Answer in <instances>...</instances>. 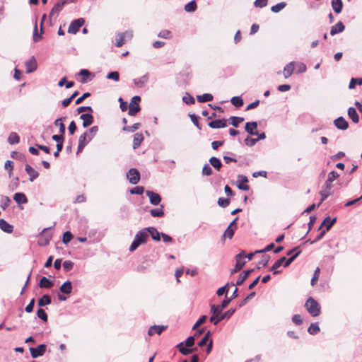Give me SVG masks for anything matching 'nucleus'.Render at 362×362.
Returning a JSON list of instances; mask_svg holds the SVG:
<instances>
[{"label":"nucleus","instance_id":"nucleus-1","mask_svg":"<svg viewBox=\"0 0 362 362\" xmlns=\"http://www.w3.org/2000/svg\"><path fill=\"white\" fill-rule=\"evenodd\" d=\"M148 238V234L146 233V229H141L138 231L135 236L133 242L132 243L129 250L130 252L134 251L137 249L141 245L145 244L147 242Z\"/></svg>","mask_w":362,"mask_h":362},{"label":"nucleus","instance_id":"nucleus-2","mask_svg":"<svg viewBox=\"0 0 362 362\" xmlns=\"http://www.w3.org/2000/svg\"><path fill=\"white\" fill-rule=\"evenodd\" d=\"M307 311L313 317H317L320 314V304L312 297H309L305 303Z\"/></svg>","mask_w":362,"mask_h":362},{"label":"nucleus","instance_id":"nucleus-3","mask_svg":"<svg viewBox=\"0 0 362 362\" xmlns=\"http://www.w3.org/2000/svg\"><path fill=\"white\" fill-rule=\"evenodd\" d=\"M84 23L85 19L83 18H79L72 21L69 26L68 33L71 34H76L78 32L80 28L83 26Z\"/></svg>","mask_w":362,"mask_h":362},{"label":"nucleus","instance_id":"nucleus-4","mask_svg":"<svg viewBox=\"0 0 362 362\" xmlns=\"http://www.w3.org/2000/svg\"><path fill=\"white\" fill-rule=\"evenodd\" d=\"M301 253V250L299 249V247H296L286 252V255H291L288 259H286L285 262L284 264V267H288L296 259V257Z\"/></svg>","mask_w":362,"mask_h":362},{"label":"nucleus","instance_id":"nucleus-5","mask_svg":"<svg viewBox=\"0 0 362 362\" xmlns=\"http://www.w3.org/2000/svg\"><path fill=\"white\" fill-rule=\"evenodd\" d=\"M51 228H45L40 233V235L42 236L37 241V243L40 246H46L49 244V241L52 238V234L51 233L47 232Z\"/></svg>","mask_w":362,"mask_h":362},{"label":"nucleus","instance_id":"nucleus-6","mask_svg":"<svg viewBox=\"0 0 362 362\" xmlns=\"http://www.w3.org/2000/svg\"><path fill=\"white\" fill-rule=\"evenodd\" d=\"M236 264L235 265V268L231 270L230 274H233L236 273L242 269V268L245 266L246 262L242 260V259L245 258V252L244 251L238 253L236 257Z\"/></svg>","mask_w":362,"mask_h":362},{"label":"nucleus","instance_id":"nucleus-7","mask_svg":"<svg viewBox=\"0 0 362 362\" xmlns=\"http://www.w3.org/2000/svg\"><path fill=\"white\" fill-rule=\"evenodd\" d=\"M127 178L132 185H136L140 180V173L136 168H131L127 173Z\"/></svg>","mask_w":362,"mask_h":362},{"label":"nucleus","instance_id":"nucleus-8","mask_svg":"<svg viewBox=\"0 0 362 362\" xmlns=\"http://www.w3.org/2000/svg\"><path fill=\"white\" fill-rule=\"evenodd\" d=\"M47 346L45 344H40L37 347H30V352L32 358H37L44 355L46 351Z\"/></svg>","mask_w":362,"mask_h":362},{"label":"nucleus","instance_id":"nucleus-9","mask_svg":"<svg viewBox=\"0 0 362 362\" xmlns=\"http://www.w3.org/2000/svg\"><path fill=\"white\" fill-rule=\"evenodd\" d=\"M336 221H337L336 217L332 218L330 221V222L329 223V224L327 225V227L325 228V229L322 230L313 240H308L307 242H309L310 244H313V243L319 241L320 240H321L325 235L326 232L328 231L332 228V226L336 223Z\"/></svg>","mask_w":362,"mask_h":362},{"label":"nucleus","instance_id":"nucleus-10","mask_svg":"<svg viewBox=\"0 0 362 362\" xmlns=\"http://www.w3.org/2000/svg\"><path fill=\"white\" fill-rule=\"evenodd\" d=\"M248 179L247 176L243 175H238L237 180V187L239 189L247 191L250 189V186L247 184Z\"/></svg>","mask_w":362,"mask_h":362},{"label":"nucleus","instance_id":"nucleus-11","mask_svg":"<svg viewBox=\"0 0 362 362\" xmlns=\"http://www.w3.org/2000/svg\"><path fill=\"white\" fill-rule=\"evenodd\" d=\"M65 6L64 1H59L52 7L49 13V18L55 16L56 18L59 16V13L62 11L63 7Z\"/></svg>","mask_w":362,"mask_h":362},{"label":"nucleus","instance_id":"nucleus-12","mask_svg":"<svg viewBox=\"0 0 362 362\" xmlns=\"http://www.w3.org/2000/svg\"><path fill=\"white\" fill-rule=\"evenodd\" d=\"M90 141H88V132H85L79 136L76 154H78Z\"/></svg>","mask_w":362,"mask_h":362},{"label":"nucleus","instance_id":"nucleus-13","mask_svg":"<svg viewBox=\"0 0 362 362\" xmlns=\"http://www.w3.org/2000/svg\"><path fill=\"white\" fill-rule=\"evenodd\" d=\"M25 66L26 68L27 74H30V73L34 72L37 68V64L36 60L35 59V57L32 56L28 61H26L25 62Z\"/></svg>","mask_w":362,"mask_h":362},{"label":"nucleus","instance_id":"nucleus-14","mask_svg":"<svg viewBox=\"0 0 362 362\" xmlns=\"http://www.w3.org/2000/svg\"><path fill=\"white\" fill-rule=\"evenodd\" d=\"M146 196L149 198L150 203L154 206H157L161 201L160 196L153 191L148 190L146 192Z\"/></svg>","mask_w":362,"mask_h":362},{"label":"nucleus","instance_id":"nucleus-15","mask_svg":"<svg viewBox=\"0 0 362 362\" xmlns=\"http://www.w3.org/2000/svg\"><path fill=\"white\" fill-rule=\"evenodd\" d=\"M257 122H248L245 123V130L251 136H256L258 134V132L256 131L257 128Z\"/></svg>","mask_w":362,"mask_h":362},{"label":"nucleus","instance_id":"nucleus-16","mask_svg":"<svg viewBox=\"0 0 362 362\" xmlns=\"http://www.w3.org/2000/svg\"><path fill=\"white\" fill-rule=\"evenodd\" d=\"M208 125L211 129L224 128L227 126V119L223 118L212 120L208 123Z\"/></svg>","mask_w":362,"mask_h":362},{"label":"nucleus","instance_id":"nucleus-17","mask_svg":"<svg viewBox=\"0 0 362 362\" xmlns=\"http://www.w3.org/2000/svg\"><path fill=\"white\" fill-rule=\"evenodd\" d=\"M80 119L83 120V127L86 128L90 126L94 120L93 116L90 113H83L80 115Z\"/></svg>","mask_w":362,"mask_h":362},{"label":"nucleus","instance_id":"nucleus-18","mask_svg":"<svg viewBox=\"0 0 362 362\" xmlns=\"http://www.w3.org/2000/svg\"><path fill=\"white\" fill-rule=\"evenodd\" d=\"M334 124L340 130H346L349 127L348 122L341 116L334 119Z\"/></svg>","mask_w":362,"mask_h":362},{"label":"nucleus","instance_id":"nucleus-19","mask_svg":"<svg viewBox=\"0 0 362 362\" xmlns=\"http://www.w3.org/2000/svg\"><path fill=\"white\" fill-rule=\"evenodd\" d=\"M254 272L253 269L244 271L239 275V277L235 284H232L233 286H240L247 279L248 276Z\"/></svg>","mask_w":362,"mask_h":362},{"label":"nucleus","instance_id":"nucleus-20","mask_svg":"<svg viewBox=\"0 0 362 362\" xmlns=\"http://www.w3.org/2000/svg\"><path fill=\"white\" fill-rule=\"evenodd\" d=\"M149 75L146 74L140 78H134L133 80L134 85L138 88H143L144 85L148 81Z\"/></svg>","mask_w":362,"mask_h":362},{"label":"nucleus","instance_id":"nucleus-21","mask_svg":"<svg viewBox=\"0 0 362 362\" xmlns=\"http://www.w3.org/2000/svg\"><path fill=\"white\" fill-rule=\"evenodd\" d=\"M345 30V26L341 21H339L334 25L331 27L330 35H335L337 33H341Z\"/></svg>","mask_w":362,"mask_h":362},{"label":"nucleus","instance_id":"nucleus-22","mask_svg":"<svg viewBox=\"0 0 362 362\" xmlns=\"http://www.w3.org/2000/svg\"><path fill=\"white\" fill-rule=\"evenodd\" d=\"M295 64L296 62L293 61L289 62L284 66V75L285 78L290 77L293 74Z\"/></svg>","mask_w":362,"mask_h":362},{"label":"nucleus","instance_id":"nucleus-23","mask_svg":"<svg viewBox=\"0 0 362 362\" xmlns=\"http://www.w3.org/2000/svg\"><path fill=\"white\" fill-rule=\"evenodd\" d=\"M286 260L285 257H282L277 259L271 267V271H273L274 274H277L281 272V270H277L282 264H284Z\"/></svg>","mask_w":362,"mask_h":362},{"label":"nucleus","instance_id":"nucleus-24","mask_svg":"<svg viewBox=\"0 0 362 362\" xmlns=\"http://www.w3.org/2000/svg\"><path fill=\"white\" fill-rule=\"evenodd\" d=\"M144 229H146V233H149L153 240L159 241L160 240V233L154 227H147Z\"/></svg>","mask_w":362,"mask_h":362},{"label":"nucleus","instance_id":"nucleus-25","mask_svg":"<svg viewBox=\"0 0 362 362\" xmlns=\"http://www.w3.org/2000/svg\"><path fill=\"white\" fill-rule=\"evenodd\" d=\"M167 329V326L164 325H153L151 326L148 331V334L151 336L155 333L160 334L163 331Z\"/></svg>","mask_w":362,"mask_h":362},{"label":"nucleus","instance_id":"nucleus-26","mask_svg":"<svg viewBox=\"0 0 362 362\" xmlns=\"http://www.w3.org/2000/svg\"><path fill=\"white\" fill-rule=\"evenodd\" d=\"M176 347L178 349L179 351L182 355H185V356H187L196 350V348L190 349L187 346H184V342L179 343L176 346Z\"/></svg>","mask_w":362,"mask_h":362},{"label":"nucleus","instance_id":"nucleus-27","mask_svg":"<svg viewBox=\"0 0 362 362\" xmlns=\"http://www.w3.org/2000/svg\"><path fill=\"white\" fill-rule=\"evenodd\" d=\"M26 173L28 174V175L30 176V181H33L35 179H36L37 177H38V173L37 170H35L34 168H33L30 165H29L28 164L25 165V168Z\"/></svg>","mask_w":362,"mask_h":362},{"label":"nucleus","instance_id":"nucleus-28","mask_svg":"<svg viewBox=\"0 0 362 362\" xmlns=\"http://www.w3.org/2000/svg\"><path fill=\"white\" fill-rule=\"evenodd\" d=\"M14 201L18 204H26L28 202V199L24 193L22 192H16L13 196Z\"/></svg>","mask_w":362,"mask_h":362},{"label":"nucleus","instance_id":"nucleus-29","mask_svg":"<svg viewBox=\"0 0 362 362\" xmlns=\"http://www.w3.org/2000/svg\"><path fill=\"white\" fill-rule=\"evenodd\" d=\"M331 4L332 9L336 13H339L341 12L343 8V2L341 0H332Z\"/></svg>","mask_w":362,"mask_h":362},{"label":"nucleus","instance_id":"nucleus-30","mask_svg":"<svg viewBox=\"0 0 362 362\" xmlns=\"http://www.w3.org/2000/svg\"><path fill=\"white\" fill-rule=\"evenodd\" d=\"M0 228L7 233H11L13 231V226L3 218L0 219Z\"/></svg>","mask_w":362,"mask_h":362},{"label":"nucleus","instance_id":"nucleus-31","mask_svg":"<svg viewBox=\"0 0 362 362\" xmlns=\"http://www.w3.org/2000/svg\"><path fill=\"white\" fill-rule=\"evenodd\" d=\"M59 291L65 294H70L72 291V285L70 281H65L60 287Z\"/></svg>","mask_w":362,"mask_h":362},{"label":"nucleus","instance_id":"nucleus-32","mask_svg":"<svg viewBox=\"0 0 362 362\" xmlns=\"http://www.w3.org/2000/svg\"><path fill=\"white\" fill-rule=\"evenodd\" d=\"M54 286L53 281H50L45 276H42L39 282V286L40 288H50Z\"/></svg>","mask_w":362,"mask_h":362},{"label":"nucleus","instance_id":"nucleus-33","mask_svg":"<svg viewBox=\"0 0 362 362\" xmlns=\"http://www.w3.org/2000/svg\"><path fill=\"white\" fill-rule=\"evenodd\" d=\"M348 115L349 118L352 120L354 123H358L359 121L358 115L356 110V109L353 107H350L348 109Z\"/></svg>","mask_w":362,"mask_h":362},{"label":"nucleus","instance_id":"nucleus-34","mask_svg":"<svg viewBox=\"0 0 362 362\" xmlns=\"http://www.w3.org/2000/svg\"><path fill=\"white\" fill-rule=\"evenodd\" d=\"M141 110V107L139 104H134L130 103L129 105V112L128 114L130 116H135L139 111Z\"/></svg>","mask_w":362,"mask_h":362},{"label":"nucleus","instance_id":"nucleus-35","mask_svg":"<svg viewBox=\"0 0 362 362\" xmlns=\"http://www.w3.org/2000/svg\"><path fill=\"white\" fill-rule=\"evenodd\" d=\"M143 141H144L143 134L141 133H136L134 135L133 148L134 149L138 148Z\"/></svg>","mask_w":362,"mask_h":362},{"label":"nucleus","instance_id":"nucleus-36","mask_svg":"<svg viewBox=\"0 0 362 362\" xmlns=\"http://www.w3.org/2000/svg\"><path fill=\"white\" fill-rule=\"evenodd\" d=\"M197 5L195 0H192L185 5L184 9L187 13L194 12L197 10Z\"/></svg>","mask_w":362,"mask_h":362},{"label":"nucleus","instance_id":"nucleus-37","mask_svg":"<svg viewBox=\"0 0 362 362\" xmlns=\"http://www.w3.org/2000/svg\"><path fill=\"white\" fill-rule=\"evenodd\" d=\"M270 259V257L268 255H263L261 257L260 261L257 264V269H260L262 267H265Z\"/></svg>","mask_w":362,"mask_h":362},{"label":"nucleus","instance_id":"nucleus-38","mask_svg":"<svg viewBox=\"0 0 362 362\" xmlns=\"http://www.w3.org/2000/svg\"><path fill=\"white\" fill-rule=\"evenodd\" d=\"M52 302L51 298L49 295H44L42 298H40L37 301V305L39 307H42L47 305L50 304Z\"/></svg>","mask_w":362,"mask_h":362},{"label":"nucleus","instance_id":"nucleus-39","mask_svg":"<svg viewBox=\"0 0 362 362\" xmlns=\"http://www.w3.org/2000/svg\"><path fill=\"white\" fill-rule=\"evenodd\" d=\"M66 119V117H60V118H57L54 124L55 126H58L59 128V132L62 134H65V132H66V127L64 125V124L63 122H62L61 121L62 120H64Z\"/></svg>","mask_w":362,"mask_h":362},{"label":"nucleus","instance_id":"nucleus-40","mask_svg":"<svg viewBox=\"0 0 362 362\" xmlns=\"http://www.w3.org/2000/svg\"><path fill=\"white\" fill-rule=\"evenodd\" d=\"M214 97L211 93H204L202 95H197V99L199 103L209 102L213 100Z\"/></svg>","mask_w":362,"mask_h":362},{"label":"nucleus","instance_id":"nucleus-41","mask_svg":"<svg viewBox=\"0 0 362 362\" xmlns=\"http://www.w3.org/2000/svg\"><path fill=\"white\" fill-rule=\"evenodd\" d=\"M230 103L236 107H240L243 105L244 101L240 96H233L230 99Z\"/></svg>","mask_w":362,"mask_h":362},{"label":"nucleus","instance_id":"nucleus-42","mask_svg":"<svg viewBox=\"0 0 362 362\" xmlns=\"http://www.w3.org/2000/svg\"><path fill=\"white\" fill-rule=\"evenodd\" d=\"M78 75L82 77L81 82L85 83L87 81V78L91 75V72L88 69H83L80 70Z\"/></svg>","mask_w":362,"mask_h":362},{"label":"nucleus","instance_id":"nucleus-43","mask_svg":"<svg viewBox=\"0 0 362 362\" xmlns=\"http://www.w3.org/2000/svg\"><path fill=\"white\" fill-rule=\"evenodd\" d=\"M66 86V88H71L74 86V81H67L66 77L62 78L58 82V86L59 87H62L63 86Z\"/></svg>","mask_w":362,"mask_h":362},{"label":"nucleus","instance_id":"nucleus-44","mask_svg":"<svg viewBox=\"0 0 362 362\" xmlns=\"http://www.w3.org/2000/svg\"><path fill=\"white\" fill-rule=\"evenodd\" d=\"M8 141L10 144H16L19 143L20 137L16 132H11L8 138Z\"/></svg>","mask_w":362,"mask_h":362},{"label":"nucleus","instance_id":"nucleus-45","mask_svg":"<svg viewBox=\"0 0 362 362\" xmlns=\"http://www.w3.org/2000/svg\"><path fill=\"white\" fill-rule=\"evenodd\" d=\"M308 332L309 334L312 335H315L320 332V327L317 322L311 323L310 327L308 329Z\"/></svg>","mask_w":362,"mask_h":362},{"label":"nucleus","instance_id":"nucleus-46","mask_svg":"<svg viewBox=\"0 0 362 362\" xmlns=\"http://www.w3.org/2000/svg\"><path fill=\"white\" fill-rule=\"evenodd\" d=\"M98 126H93L91 127L87 132H88V141H91L94 136L96 135V134L98 132Z\"/></svg>","mask_w":362,"mask_h":362},{"label":"nucleus","instance_id":"nucleus-47","mask_svg":"<svg viewBox=\"0 0 362 362\" xmlns=\"http://www.w3.org/2000/svg\"><path fill=\"white\" fill-rule=\"evenodd\" d=\"M229 119L231 121L230 124L235 127H238L239 124L244 121L243 117L231 116Z\"/></svg>","mask_w":362,"mask_h":362},{"label":"nucleus","instance_id":"nucleus-48","mask_svg":"<svg viewBox=\"0 0 362 362\" xmlns=\"http://www.w3.org/2000/svg\"><path fill=\"white\" fill-rule=\"evenodd\" d=\"M163 206L161 205V208L160 209H153L150 211V214L153 217H162L164 215V211L163 210Z\"/></svg>","mask_w":362,"mask_h":362},{"label":"nucleus","instance_id":"nucleus-49","mask_svg":"<svg viewBox=\"0 0 362 362\" xmlns=\"http://www.w3.org/2000/svg\"><path fill=\"white\" fill-rule=\"evenodd\" d=\"M286 6V2L284 1H281L280 3H278L276 5H274L272 6L271 8V11L274 13H278L281 10H282L283 8H284Z\"/></svg>","mask_w":362,"mask_h":362},{"label":"nucleus","instance_id":"nucleus-50","mask_svg":"<svg viewBox=\"0 0 362 362\" xmlns=\"http://www.w3.org/2000/svg\"><path fill=\"white\" fill-rule=\"evenodd\" d=\"M356 84L362 85V78H352L349 82V88L354 89Z\"/></svg>","mask_w":362,"mask_h":362},{"label":"nucleus","instance_id":"nucleus-51","mask_svg":"<svg viewBox=\"0 0 362 362\" xmlns=\"http://www.w3.org/2000/svg\"><path fill=\"white\" fill-rule=\"evenodd\" d=\"M235 312V309H230L225 312L224 313H221V315L219 316V320L222 321L226 318L229 319Z\"/></svg>","mask_w":362,"mask_h":362},{"label":"nucleus","instance_id":"nucleus-52","mask_svg":"<svg viewBox=\"0 0 362 362\" xmlns=\"http://www.w3.org/2000/svg\"><path fill=\"white\" fill-rule=\"evenodd\" d=\"M141 126V124L140 123H134L133 125L132 126H124L122 129L123 131H125V132H135L136 129H138L139 128V127Z\"/></svg>","mask_w":362,"mask_h":362},{"label":"nucleus","instance_id":"nucleus-53","mask_svg":"<svg viewBox=\"0 0 362 362\" xmlns=\"http://www.w3.org/2000/svg\"><path fill=\"white\" fill-rule=\"evenodd\" d=\"M182 101L187 105H192L195 103L194 98L188 93H186L185 95L183 96Z\"/></svg>","mask_w":362,"mask_h":362},{"label":"nucleus","instance_id":"nucleus-54","mask_svg":"<svg viewBox=\"0 0 362 362\" xmlns=\"http://www.w3.org/2000/svg\"><path fill=\"white\" fill-rule=\"evenodd\" d=\"M106 78L107 79H111L115 81H118L119 80V74L118 71H110L107 74Z\"/></svg>","mask_w":362,"mask_h":362},{"label":"nucleus","instance_id":"nucleus-55","mask_svg":"<svg viewBox=\"0 0 362 362\" xmlns=\"http://www.w3.org/2000/svg\"><path fill=\"white\" fill-rule=\"evenodd\" d=\"M125 42V38L124 37V34H122V33H119L117 35V38L116 39L115 46L117 47H122Z\"/></svg>","mask_w":362,"mask_h":362},{"label":"nucleus","instance_id":"nucleus-56","mask_svg":"<svg viewBox=\"0 0 362 362\" xmlns=\"http://www.w3.org/2000/svg\"><path fill=\"white\" fill-rule=\"evenodd\" d=\"M320 194L321 196V199L317 206H319L330 195V192L322 189L320 191Z\"/></svg>","mask_w":362,"mask_h":362},{"label":"nucleus","instance_id":"nucleus-57","mask_svg":"<svg viewBox=\"0 0 362 362\" xmlns=\"http://www.w3.org/2000/svg\"><path fill=\"white\" fill-rule=\"evenodd\" d=\"M297 66L296 74H302L306 71L307 67L305 64L302 62H296Z\"/></svg>","mask_w":362,"mask_h":362},{"label":"nucleus","instance_id":"nucleus-58","mask_svg":"<svg viewBox=\"0 0 362 362\" xmlns=\"http://www.w3.org/2000/svg\"><path fill=\"white\" fill-rule=\"evenodd\" d=\"M144 188L142 186H136L130 190V193L132 194L141 195L144 193Z\"/></svg>","mask_w":362,"mask_h":362},{"label":"nucleus","instance_id":"nucleus-59","mask_svg":"<svg viewBox=\"0 0 362 362\" xmlns=\"http://www.w3.org/2000/svg\"><path fill=\"white\" fill-rule=\"evenodd\" d=\"M73 238V235L70 231H66L63 235L62 242L64 244L69 243Z\"/></svg>","mask_w":362,"mask_h":362},{"label":"nucleus","instance_id":"nucleus-60","mask_svg":"<svg viewBox=\"0 0 362 362\" xmlns=\"http://www.w3.org/2000/svg\"><path fill=\"white\" fill-rule=\"evenodd\" d=\"M230 204V200L228 198L220 197L218 199V204L223 208L228 206Z\"/></svg>","mask_w":362,"mask_h":362},{"label":"nucleus","instance_id":"nucleus-61","mask_svg":"<svg viewBox=\"0 0 362 362\" xmlns=\"http://www.w3.org/2000/svg\"><path fill=\"white\" fill-rule=\"evenodd\" d=\"M74 263L71 260H66L63 262V268L64 271L69 272L74 267Z\"/></svg>","mask_w":362,"mask_h":362},{"label":"nucleus","instance_id":"nucleus-62","mask_svg":"<svg viewBox=\"0 0 362 362\" xmlns=\"http://www.w3.org/2000/svg\"><path fill=\"white\" fill-rule=\"evenodd\" d=\"M37 315L40 319H41L44 322L47 321V315L43 309H38L37 311Z\"/></svg>","mask_w":362,"mask_h":362},{"label":"nucleus","instance_id":"nucleus-63","mask_svg":"<svg viewBox=\"0 0 362 362\" xmlns=\"http://www.w3.org/2000/svg\"><path fill=\"white\" fill-rule=\"evenodd\" d=\"M10 203H11V199L8 197H6V196L2 197L1 208L3 210H5L9 206Z\"/></svg>","mask_w":362,"mask_h":362},{"label":"nucleus","instance_id":"nucleus-64","mask_svg":"<svg viewBox=\"0 0 362 362\" xmlns=\"http://www.w3.org/2000/svg\"><path fill=\"white\" fill-rule=\"evenodd\" d=\"M244 142H245V145H247L248 146H253L257 142V138H251L250 136H247L245 139Z\"/></svg>","mask_w":362,"mask_h":362}]
</instances>
